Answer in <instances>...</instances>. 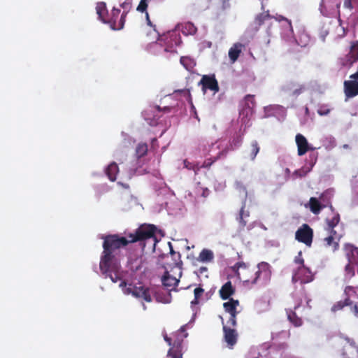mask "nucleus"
Segmentation results:
<instances>
[{
    "mask_svg": "<svg viewBox=\"0 0 358 358\" xmlns=\"http://www.w3.org/2000/svg\"><path fill=\"white\" fill-rule=\"evenodd\" d=\"M239 306V301L230 299L229 301L224 303L223 306L225 311L230 315V317L227 322V324L231 326H236V317L238 313L237 307Z\"/></svg>",
    "mask_w": 358,
    "mask_h": 358,
    "instance_id": "9d476101",
    "label": "nucleus"
},
{
    "mask_svg": "<svg viewBox=\"0 0 358 358\" xmlns=\"http://www.w3.org/2000/svg\"><path fill=\"white\" fill-rule=\"evenodd\" d=\"M340 216L338 213L332 212L331 217L326 219L327 226L325 231L327 236L324 238V245L331 248L333 252L336 251L339 247V241L343 236L342 225L339 224Z\"/></svg>",
    "mask_w": 358,
    "mask_h": 358,
    "instance_id": "7ed1b4c3",
    "label": "nucleus"
},
{
    "mask_svg": "<svg viewBox=\"0 0 358 358\" xmlns=\"http://www.w3.org/2000/svg\"><path fill=\"white\" fill-rule=\"evenodd\" d=\"M236 188L239 191L240 196L245 198L247 196V192L245 187L239 182L236 183Z\"/></svg>",
    "mask_w": 358,
    "mask_h": 358,
    "instance_id": "7c9ffc66",
    "label": "nucleus"
},
{
    "mask_svg": "<svg viewBox=\"0 0 358 358\" xmlns=\"http://www.w3.org/2000/svg\"><path fill=\"white\" fill-rule=\"evenodd\" d=\"M224 333V340L229 346L235 345L237 341V334L236 331L226 326L223 327Z\"/></svg>",
    "mask_w": 358,
    "mask_h": 358,
    "instance_id": "f3484780",
    "label": "nucleus"
},
{
    "mask_svg": "<svg viewBox=\"0 0 358 358\" xmlns=\"http://www.w3.org/2000/svg\"><path fill=\"white\" fill-rule=\"evenodd\" d=\"M344 90L347 97L355 96L358 94V81L355 79L345 81Z\"/></svg>",
    "mask_w": 358,
    "mask_h": 358,
    "instance_id": "ddd939ff",
    "label": "nucleus"
},
{
    "mask_svg": "<svg viewBox=\"0 0 358 358\" xmlns=\"http://www.w3.org/2000/svg\"><path fill=\"white\" fill-rule=\"evenodd\" d=\"M248 268H249L248 264L245 262H237L234 266V268L237 269V275L238 276L239 278H241L240 276L241 274L238 272V270H240V269L247 270V269H248Z\"/></svg>",
    "mask_w": 358,
    "mask_h": 358,
    "instance_id": "c756f323",
    "label": "nucleus"
},
{
    "mask_svg": "<svg viewBox=\"0 0 358 358\" xmlns=\"http://www.w3.org/2000/svg\"><path fill=\"white\" fill-rule=\"evenodd\" d=\"M241 140H239L238 141H237V142L236 143V145H236V146H238V145L241 144Z\"/></svg>",
    "mask_w": 358,
    "mask_h": 358,
    "instance_id": "6e6d98bb",
    "label": "nucleus"
},
{
    "mask_svg": "<svg viewBox=\"0 0 358 358\" xmlns=\"http://www.w3.org/2000/svg\"><path fill=\"white\" fill-rule=\"evenodd\" d=\"M345 305L350 306L355 315L358 316V287L347 285L344 289Z\"/></svg>",
    "mask_w": 358,
    "mask_h": 358,
    "instance_id": "423d86ee",
    "label": "nucleus"
},
{
    "mask_svg": "<svg viewBox=\"0 0 358 358\" xmlns=\"http://www.w3.org/2000/svg\"><path fill=\"white\" fill-rule=\"evenodd\" d=\"M120 13V10L114 8L112 10V20L110 21H108V23L110 24V27L113 30H120L123 28L124 24V16H125V12L122 13L121 18L119 21L118 25H116L115 17H117L118 14Z\"/></svg>",
    "mask_w": 358,
    "mask_h": 358,
    "instance_id": "dca6fc26",
    "label": "nucleus"
},
{
    "mask_svg": "<svg viewBox=\"0 0 358 358\" xmlns=\"http://www.w3.org/2000/svg\"><path fill=\"white\" fill-rule=\"evenodd\" d=\"M148 152V145L145 143H138L136 148V154L138 157L144 156Z\"/></svg>",
    "mask_w": 358,
    "mask_h": 358,
    "instance_id": "bb28decb",
    "label": "nucleus"
},
{
    "mask_svg": "<svg viewBox=\"0 0 358 358\" xmlns=\"http://www.w3.org/2000/svg\"><path fill=\"white\" fill-rule=\"evenodd\" d=\"M199 85H202V91L204 94L207 89L213 91L214 94L219 91L217 82L214 77L203 76Z\"/></svg>",
    "mask_w": 358,
    "mask_h": 358,
    "instance_id": "9b49d317",
    "label": "nucleus"
},
{
    "mask_svg": "<svg viewBox=\"0 0 358 358\" xmlns=\"http://www.w3.org/2000/svg\"><path fill=\"white\" fill-rule=\"evenodd\" d=\"M358 61V42H353L350 46V52L345 57L344 65L350 67Z\"/></svg>",
    "mask_w": 358,
    "mask_h": 358,
    "instance_id": "f8f14e48",
    "label": "nucleus"
},
{
    "mask_svg": "<svg viewBox=\"0 0 358 358\" xmlns=\"http://www.w3.org/2000/svg\"><path fill=\"white\" fill-rule=\"evenodd\" d=\"M325 7V0H322V2L320 3V10L321 13H323V8Z\"/></svg>",
    "mask_w": 358,
    "mask_h": 358,
    "instance_id": "09e8293b",
    "label": "nucleus"
},
{
    "mask_svg": "<svg viewBox=\"0 0 358 358\" xmlns=\"http://www.w3.org/2000/svg\"><path fill=\"white\" fill-rule=\"evenodd\" d=\"M148 7L147 0H141L138 7L137 10L139 12H144L146 10Z\"/></svg>",
    "mask_w": 358,
    "mask_h": 358,
    "instance_id": "f704fd0d",
    "label": "nucleus"
},
{
    "mask_svg": "<svg viewBox=\"0 0 358 358\" xmlns=\"http://www.w3.org/2000/svg\"><path fill=\"white\" fill-rule=\"evenodd\" d=\"M261 1V4H262V8L264 9V3L265 1H266L267 0H259Z\"/></svg>",
    "mask_w": 358,
    "mask_h": 358,
    "instance_id": "5fc2aeb1",
    "label": "nucleus"
},
{
    "mask_svg": "<svg viewBox=\"0 0 358 358\" xmlns=\"http://www.w3.org/2000/svg\"><path fill=\"white\" fill-rule=\"evenodd\" d=\"M243 47V44L236 43L230 48L228 55L231 63H234L237 60L242 52Z\"/></svg>",
    "mask_w": 358,
    "mask_h": 358,
    "instance_id": "a211bd4d",
    "label": "nucleus"
},
{
    "mask_svg": "<svg viewBox=\"0 0 358 358\" xmlns=\"http://www.w3.org/2000/svg\"><path fill=\"white\" fill-rule=\"evenodd\" d=\"M183 31L187 34L194 35L196 34L197 29L194 24L190 22H186L182 27Z\"/></svg>",
    "mask_w": 358,
    "mask_h": 358,
    "instance_id": "a878e982",
    "label": "nucleus"
},
{
    "mask_svg": "<svg viewBox=\"0 0 358 358\" xmlns=\"http://www.w3.org/2000/svg\"><path fill=\"white\" fill-rule=\"evenodd\" d=\"M214 259V253L209 249H203L199 253L198 260L203 263L211 262Z\"/></svg>",
    "mask_w": 358,
    "mask_h": 358,
    "instance_id": "4be33fe9",
    "label": "nucleus"
},
{
    "mask_svg": "<svg viewBox=\"0 0 358 358\" xmlns=\"http://www.w3.org/2000/svg\"><path fill=\"white\" fill-rule=\"evenodd\" d=\"M352 264H348L345 268V280L348 282L355 275V271Z\"/></svg>",
    "mask_w": 358,
    "mask_h": 358,
    "instance_id": "cd10ccee",
    "label": "nucleus"
},
{
    "mask_svg": "<svg viewBox=\"0 0 358 358\" xmlns=\"http://www.w3.org/2000/svg\"><path fill=\"white\" fill-rule=\"evenodd\" d=\"M235 289L233 287L231 282L230 281H228L224 285H222V287L219 291V293L220 297L223 300H226L229 299L231 295H233Z\"/></svg>",
    "mask_w": 358,
    "mask_h": 358,
    "instance_id": "6ab92c4d",
    "label": "nucleus"
},
{
    "mask_svg": "<svg viewBox=\"0 0 358 358\" xmlns=\"http://www.w3.org/2000/svg\"><path fill=\"white\" fill-rule=\"evenodd\" d=\"M306 173L307 171L304 170H297L294 173L293 176L295 177H303L306 174Z\"/></svg>",
    "mask_w": 358,
    "mask_h": 358,
    "instance_id": "ea45409f",
    "label": "nucleus"
},
{
    "mask_svg": "<svg viewBox=\"0 0 358 358\" xmlns=\"http://www.w3.org/2000/svg\"><path fill=\"white\" fill-rule=\"evenodd\" d=\"M157 229L152 224L141 226L135 234H131L128 238L117 235H110L105 238L103 248V251L99 262L101 274L105 278H110L113 283L118 284L119 288L124 295L143 300L146 302L152 301V289L141 283L134 284L124 278L123 273L120 268V249L126 246L129 243L137 241H144V247L155 250L157 238L156 236Z\"/></svg>",
    "mask_w": 358,
    "mask_h": 358,
    "instance_id": "f257e3e1",
    "label": "nucleus"
},
{
    "mask_svg": "<svg viewBox=\"0 0 358 358\" xmlns=\"http://www.w3.org/2000/svg\"><path fill=\"white\" fill-rule=\"evenodd\" d=\"M344 306H345V302L343 303L342 301H339L332 306L331 310L332 312H336L338 310H341Z\"/></svg>",
    "mask_w": 358,
    "mask_h": 358,
    "instance_id": "58836bf2",
    "label": "nucleus"
},
{
    "mask_svg": "<svg viewBox=\"0 0 358 358\" xmlns=\"http://www.w3.org/2000/svg\"><path fill=\"white\" fill-rule=\"evenodd\" d=\"M276 20L278 21L285 20L288 23L289 27L292 28L291 22L289 21L287 19L285 18L283 16H279L278 18H276Z\"/></svg>",
    "mask_w": 358,
    "mask_h": 358,
    "instance_id": "37998d69",
    "label": "nucleus"
},
{
    "mask_svg": "<svg viewBox=\"0 0 358 358\" xmlns=\"http://www.w3.org/2000/svg\"><path fill=\"white\" fill-rule=\"evenodd\" d=\"M257 271L255 273V278L250 281L249 279H243V282L245 285L251 284L255 285L259 282L262 284H267L272 275V267L271 266L266 262H262L257 265Z\"/></svg>",
    "mask_w": 358,
    "mask_h": 358,
    "instance_id": "20e7f679",
    "label": "nucleus"
},
{
    "mask_svg": "<svg viewBox=\"0 0 358 358\" xmlns=\"http://www.w3.org/2000/svg\"><path fill=\"white\" fill-rule=\"evenodd\" d=\"M327 32H325V34H323V35H322V36H325V35H327Z\"/></svg>",
    "mask_w": 358,
    "mask_h": 358,
    "instance_id": "680f3d73",
    "label": "nucleus"
},
{
    "mask_svg": "<svg viewBox=\"0 0 358 358\" xmlns=\"http://www.w3.org/2000/svg\"><path fill=\"white\" fill-rule=\"evenodd\" d=\"M343 148H345V149H348V148H349V145H347V144H345V145H343Z\"/></svg>",
    "mask_w": 358,
    "mask_h": 358,
    "instance_id": "13d9d810",
    "label": "nucleus"
},
{
    "mask_svg": "<svg viewBox=\"0 0 358 358\" xmlns=\"http://www.w3.org/2000/svg\"><path fill=\"white\" fill-rule=\"evenodd\" d=\"M156 299L158 302L163 303H169L171 301V296L170 294H166L164 297L161 296L160 295H157L156 296Z\"/></svg>",
    "mask_w": 358,
    "mask_h": 358,
    "instance_id": "473e14b6",
    "label": "nucleus"
},
{
    "mask_svg": "<svg viewBox=\"0 0 358 358\" xmlns=\"http://www.w3.org/2000/svg\"><path fill=\"white\" fill-rule=\"evenodd\" d=\"M299 308H300L299 305L295 306V308H294L295 311L294 312H291V313L287 314L289 320L292 323H293L294 325L296 326V327H299V326H301L302 324V320H301V319L300 317H299L297 316V313H296L297 311H299Z\"/></svg>",
    "mask_w": 358,
    "mask_h": 358,
    "instance_id": "5701e85b",
    "label": "nucleus"
},
{
    "mask_svg": "<svg viewBox=\"0 0 358 358\" xmlns=\"http://www.w3.org/2000/svg\"><path fill=\"white\" fill-rule=\"evenodd\" d=\"M121 6L125 9V10H129L131 7L130 6V3H127V2H124L123 3L121 4Z\"/></svg>",
    "mask_w": 358,
    "mask_h": 358,
    "instance_id": "c03bdc74",
    "label": "nucleus"
},
{
    "mask_svg": "<svg viewBox=\"0 0 358 358\" xmlns=\"http://www.w3.org/2000/svg\"><path fill=\"white\" fill-rule=\"evenodd\" d=\"M122 186H123L124 187H125V188H127V187H128V186H127V185H123V184H122Z\"/></svg>",
    "mask_w": 358,
    "mask_h": 358,
    "instance_id": "bf43d9fd",
    "label": "nucleus"
},
{
    "mask_svg": "<svg viewBox=\"0 0 358 358\" xmlns=\"http://www.w3.org/2000/svg\"><path fill=\"white\" fill-rule=\"evenodd\" d=\"M344 306H345V302L343 303L342 301H339L332 306L331 310L332 312H336L338 310H341Z\"/></svg>",
    "mask_w": 358,
    "mask_h": 358,
    "instance_id": "4c0bfd02",
    "label": "nucleus"
},
{
    "mask_svg": "<svg viewBox=\"0 0 358 358\" xmlns=\"http://www.w3.org/2000/svg\"><path fill=\"white\" fill-rule=\"evenodd\" d=\"M96 11L99 19L103 23H108V20L106 18V15L108 13L106 3L103 2L98 3L96 6Z\"/></svg>",
    "mask_w": 358,
    "mask_h": 358,
    "instance_id": "aec40b11",
    "label": "nucleus"
},
{
    "mask_svg": "<svg viewBox=\"0 0 358 358\" xmlns=\"http://www.w3.org/2000/svg\"><path fill=\"white\" fill-rule=\"evenodd\" d=\"M180 63L187 71H191L196 65L194 60L189 57H182Z\"/></svg>",
    "mask_w": 358,
    "mask_h": 358,
    "instance_id": "b1692460",
    "label": "nucleus"
},
{
    "mask_svg": "<svg viewBox=\"0 0 358 358\" xmlns=\"http://www.w3.org/2000/svg\"><path fill=\"white\" fill-rule=\"evenodd\" d=\"M248 213L245 212L244 207L243 206L240 210V215L238 217L239 222L242 226L245 225L246 222L244 221V218L248 217Z\"/></svg>",
    "mask_w": 358,
    "mask_h": 358,
    "instance_id": "2f4dec72",
    "label": "nucleus"
},
{
    "mask_svg": "<svg viewBox=\"0 0 358 358\" xmlns=\"http://www.w3.org/2000/svg\"><path fill=\"white\" fill-rule=\"evenodd\" d=\"M332 195V191L328 189L322 193L319 198L311 197L306 207H308L313 213L315 215L319 214L321 209L329 203Z\"/></svg>",
    "mask_w": 358,
    "mask_h": 358,
    "instance_id": "39448f33",
    "label": "nucleus"
},
{
    "mask_svg": "<svg viewBox=\"0 0 358 358\" xmlns=\"http://www.w3.org/2000/svg\"><path fill=\"white\" fill-rule=\"evenodd\" d=\"M301 251L299 252L298 255L295 257L294 258V263L296 264H298L299 266H301L303 264V259L301 257Z\"/></svg>",
    "mask_w": 358,
    "mask_h": 358,
    "instance_id": "c9c22d12",
    "label": "nucleus"
},
{
    "mask_svg": "<svg viewBox=\"0 0 358 358\" xmlns=\"http://www.w3.org/2000/svg\"><path fill=\"white\" fill-rule=\"evenodd\" d=\"M313 235L312 229L308 224H304L296 231L295 237L298 241L310 247L313 241Z\"/></svg>",
    "mask_w": 358,
    "mask_h": 358,
    "instance_id": "6e6552de",
    "label": "nucleus"
},
{
    "mask_svg": "<svg viewBox=\"0 0 358 358\" xmlns=\"http://www.w3.org/2000/svg\"><path fill=\"white\" fill-rule=\"evenodd\" d=\"M289 172V170L288 169H286V173Z\"/></svg>",
    "mask_w": 358,
    "mask_h": 358,
    "instance_id": "052dcab7",
    "label": "nucleus"
},
{
    "mask_svg": "<svg viewBox=\"0 0 358 358\" xmlns=\"http://www.w3.org/2000/svg\"><path fill=\"white\" fill-rule=\"evenodd\" d=\"M344 6L347 8H351V2L345 1L344 3Z\"/></svg>",
    "mask_w": 358,
    "mask_h": 358,
    "instance_id": "3c124183",
    "label": "nucleus"
},
{
    "mask_svg": "<svg viewBox=\"0 0 358 358\" xmlns=\"http://www.w3.org/2000/svg\"><path fill=\"white\" fill-rule=\"evenodd\" d=\"M105 171L109 180L111 181H115L116 180V176L119 172V169L116 162L110 163L107 166Z\"/></svg>",
    "mask_w": 358,
    "mask_h": 358,
    "instance_id": "412c9836",
    "label": "nucleus"
},
{
    "mask_svg": "<svg viewBox=\"0 0 358 358\" xmlns=\"http://www.w3.org/2000/svg\"><path fill=\"white\" fill-rule=\"evenodd\" d=\"M204 290L201 287H197L194 289V299L191 302V307L193 311L192 317L188 324H186L182 326L180 329V333L183 334L181 338H178L173 343L171 342V339L167 336V335H164V338L165 341L168 343L171 348L168 351V356L171 358H182L181 353V342L183 338H185L188 336V334L186 333V330L187 328L192 327V324L194 322L195 320V317L197 313V308L195 307V305L199 303V299L202 296Z\"/></svg>",
    "mask_w": 358,
    "mask_h": 358,
    "instance_id": "f03ea898",
    "label": "nucleus"
},
{
    "mask_svg": "<svg viewBox=\"0 0 358 358\" xmlns=\"http://www.w3.org/2000/svg\"><path fill=\"white\" fill-rule=\"evenodd\" d=\"M115 157L119 162L122 163L126 158V155L124 153H122L119 151H117L115 154Z\"/></svg>",
    "mask_w": 358,
    "mask_h": 358,
    "instance_id": "e433bc0d",
    "label": "nucleus"
},
{
    "mask_svg": "<svg viewBox=\"0 0 358 358\" xmlns=\"http://www.w3.org/2000/svg\"><path fill=\"white\" fill-rule=\"evenodd\" d=\"M142 306H143V309L144 310H145L147 309V306L144 303L142 304Z\"/></svg>",
    "mask_w": 358,
    "mask_h": 358,
    "instance_id": "4d7b16f0",
    "label": "nucleus"
},
{
    "mask_svg": "<svg viewBox=\"0 0 358 358\" xmlns=\"http://www.w3.org/2000/svg\"><path fill=\"white\" fill-rule=\"evenodd\" d=\"M344 250L349 264H358V248L351 244H345Z\"/></svg>",
    "mask_w": 358,
    "mask_h": 358,
    "instance_id": "4468645a",
    "label": "nucleus"
},
{
    "mask_svg": "<svg viewBox=\"0 0 358 358\" xmlns=\"http://www.w3.org/2000/svg\"><path fill=\"white\" fill-rule=\"evenodd\" d=\"M215 188L217 191L222 190L224 188V185L220 184L218 186H215Z\"/></svg>",
    "mask_w": 358,
    "mask_h": 358,
    "instance_id": "49530a36",
    "label": "nucleus"
},
{
    "mask_svg": "<svg viewBox=\"0 0 358 358\" xmlns=\"http://www.w3.org/2000/svg\"><path fill=\"white\" fill-rule=\"evenodd\" d=\"M303 90H304V87L301 86L299 88L294 90L293 92V94L295 95H298V94H301V92H303Z\"/></svg>",
    "mask_w": 358,
    "mask_h": 358,
    "instance_id": "79ce46f5",
    "label": "nucleus"
},
{
    "mask_svg": "<svg viewBox=\"0 0 358 358\" xmlns=\"http://www.w3.org/2000/svg\"><path fill=\"white\" fill-rule=\"evenodd\" d=\"M350 79H355L356 80H358V71L355 73L351 75L350 76Z\"/></svg>",
    "mask_w": 358,
    "mask_h": 358,
    "instance_id": "de8ad7c7",
    "label": "nucleus"
},
{
    "mask_svg": "<svg viewBox=\"0 0 358 358\" xmlns=\"http://www.w3.org/2000/svg\"><path fill=\"white\" fill-rule=\"evenodd\" d=\"M168 245H169V247L170 248V252L171 255H173L175 254V252L173 251V248H172V245H171V243L170 242L168 243Z\"/></svg>",
    "mask_w": 358,
    "mask_h": 358,
    "instance_id": "8fccbe9b",
    "label": "nucleus"
},
{
    "mask_svg": "<svg viewBox=\"0 0 358 358\" xmlns=\"http://www.w3.org/2000/svg\"><path fill=\"white\" fill-rule=\"evenodd\" d=\"M146 21H147V24H148V25H149V26H150V27H154V26L152 25V22H151V21H150V18H149V15H148V13H146Z\"/></svg>",
    "mask_w": 358,
    "mask_h": 358,
    "instance_id": "a18cd8bd",
    "label": "nucleus"
},
{
    "mask_svg": "<svg viewBox=\"0 0 358 358\" xmlns=\"http://www.w3.org/2000/svg\"><path fill=\"white\" fill-rule=\"evenodd\" d=\"M327 32H325V34H323V35H322V36H325V35H327Z\"/></svg>",
    "mask_w": 358,
    "mask_h": 358,
    "instance_id": "e2e57ef3",
    "label": "nucleus"
},
{
    "mask_svg": "<svg viewBox=\"0 0 358 358\" xmlns=\"http://www.w3.org/2000/svg\"><path fill=\"white\" fill-rule=\"evenodd\" d=\"M171 272L176 275H173L167 271L165 273L162 280L164 286L166 287H174L176 286L178 284L182 275L180 268L178 266L174 267L171 270Z\"/></svg>",
    "mask_w": 358,
    "mask_h": 358,
    "instance_id": "1a4fd4ad",
    "label": "nucleus"
},
{
    "mask_svg": "<svg viewBox=\"0 0 358 358\" xmlns=\"http://www.w3.org/2000/svg\"><path fill=\"white\" fill-rule=\"evenodd\" d=\"M296 143L298 148V155L302 156L306 152L312 149L310 148L307 139L301 134H298L295 138Z\"/></svg>",
    "mask_w": 358,
    "mask_h": 358,
    "instance_id": "2eb2a0df",
    "label": "nucleus"
},
{
    "mask_svg": "<svg viewBox=\"0 0 358 358\" xmlns=\"http://www.w3.org/2000/svg\"><path fill=\"white\" fill-rule=\"evenodd\" d=\"M317 113L320 115H327L329 113V110L320 108L318 110Z\"/></svg>",
    "mask_w": 358,
    "mask_h": 358,
    "instance_id": "a19ab883",
    "label": "nucleus"
},
{
    "mask_svg": "<svg viewBox=\"0 0 358 358\" xmlns=\"http://www.w3.org/2000/svg\"><path fill=\"white\" fill-rule=\"evenodd\" d=\"M314 273L304 265L299 266L292 276L293 282L300 281L301 283H308L313 280Z\"/></svg>",
    "mask_w": 358,
    "mask_h": 358,
    "instance_id": "0eeeda50",
    "label": "nucleus"
},
{
    "mask_svg": "<svg viewBox=\"0 0 358 358\" xmlns=\"http://www.w3.org/2000/svg\"><path fill=\"white\" fill-rule=\"evenodd\" d=\"M207 271V268L206 267H201L199 268V273H203L204 272H206Z\"/></svg>",
    "mask_w": 358,
    "mask_h": 358,
    "instance_id": "603ef678",
    "label": "nucleus"
},
{
    "mask_svg": "<svg viewBox=\"0 0 358 358\" xmlns=\"http://www.w3.org/2000/svg\"><path fill=\"white\" fill-rule=\"evenodd\" d=\"M153 34H154V38H157L159 37V34H158V33L156 31L155 28H154V29H153Z\"/></svg>",
    "mask_w": 358,
    "mask_h": 358,
    "instance_id": "864d4df0",
    "label": "nucleus"
},
{
    "mask_svg": "<svg viewBox=\"0 0 358 358\" xmlns=\"http://www.w3.org/2000/svg\"><path fill=\"white\" fill-rule=\"evenodd\" d=\"M259 148L258 147L257 142H253L252 143V154H251V158L252 159H254L259 152Z\"/></svg>",
    "mask_w": 358,
    "mask_h": 358,
    "instance_id": "72a5a7b5",
    "label": "nucleus"
},
{
    "mask_svg": "<svg viewBox=\"0 0 358 358\" xmlns=\"http://www.w3.org/2000/svg\"><path fill=\"white\" fill-rule=\"evenodd\" d=\"M268 11L263 12L256 17V21L259 24H262L266 20L270 18Z\"/></svg>",
    "mask_w": 358,
    "mask_h": 358,
    "instance_id": "c85d7f7f",
    "label": "nucleus"
},
{
    "mask_svg": "<svg viewBox=\"0 0 358 358\" xmlns=\"http://www.w3.org/2000/svg\"><path fill=\"white\" fill-rule=\"evenodd\" d=\"M264 110L266 113V116L275 115L278 111L283 110V108L278 105L269 106L265 107Z\"/></svg>",
    "mask_w": 358,
    "mask_h": 358,
    "instance_id": "393cba45",
    "label": "nucleus"
}]
</instances>
